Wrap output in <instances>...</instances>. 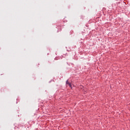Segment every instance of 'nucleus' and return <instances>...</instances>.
<instances>
[{"label":"nucleus","mask_w":130,"mask_h":130,"mask_svg":"<svg viewBox=\"0 0 130 130\" xmlns=\"http://www.w3.org/2000/svg\"><path fill=\"white\" fill-rule=\"evenodd\" d=\"M66 85H69V86L71 87V83L69 82V80L66 81Z\"/></svg>","instance_id":"obj_1"}]
</instances>
